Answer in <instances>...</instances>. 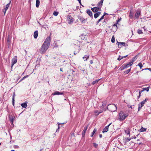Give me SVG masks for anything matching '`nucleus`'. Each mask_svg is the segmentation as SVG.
<instances>
[{
  "label": "nucleus",
  "mask_w": 151,
  "mask_h": 151,
  "mask_svg": "<svg viewBox=\"0 0 151 151\" xmlns=\"http://www.w3.org/2000/svg\"><path fill=\"white\" fill-rule=\"evenodd\" d=\"M51 38L50 36L47 37L43 44L40 50V53L43 54L45 53L46 50L48 48L50 43Z\"/></svg>",
  "instance_id": "f257e3e1"
},
{
  "label": "nucleus",
  "mask_w": 151,
  "mask_h": 151,
  "mask_svg": "<svg viewBox=\"0 0 151 151\" xmlns=\"http://www.w3.org/2000/svg\"><path fill=\"white\" fill-rule=\"evenodd\" d=\"M128 115V114H124L123 111H121L118 114V119L120 121H123Z\"/></svg>",
  "instance_id": "f03ea898"
},
{
  "label": "nucleus",
  "mask_w": 151,
  "mask_h": 151,
  "mask_svg": "<svg viewBox=\"0 0 151 151\" xmlns=\"http://www.w3.org/2000/svg\"><path fill=\"white\" fill-rule=\"evenodd\" d=\"M106 108L110 111L111 112H114L116 111L117 109L116 106L114 104H109L107 107Z\"/></svg>",
  "instance_id": "7ed1b4c3"
},
{
  "label": "nucleus",
  "mask_w": 151,
  "mask_h": 151,
  "mask_svg": "<svg viewBox=\"0 0 151 151\" xmlns=\"http://www.w3.org/2000/svg\"><path fill=\"white\" fill-rule=\"evenodd\" d=\"M78 19L80 21L81 23L83 24L86 23L87 20L86 18L85 19L81 16H79L78 17Z\"/></svg>",
  "instance_id": "20e7f679"
},
{
  "label": "nucleus",
  "mask_w": 151,
  "mask_h": 151,
  "mask_svg": "<svg viewBox=\"0 0 151 151\" xmlns=\"http://www.w3.org/2000/svg\"><path fill=\"white\" fill-rule=\"evenodd\" d=\"M68 22L69 24H72L73 21V19L70 15H68L67 17Z\"/></svg>",
  "instance_id": "39448f33"
},
{
  "label": "nucleus",
  "mask_w": 151,
  "mask_h": 151,
  "mask_svg": "<svg viewBox=\"0 0 151 151\" xmlns=\"http://www.w3.org/2000/svg\"><path fill=\"white\" fill-rule=\"evenodd\" d=\"M17 61V58L16 56L13 58L12 60V68L14 64L16 63Z\"/></svg>",
  "instance_id": "423d86ee"
},
{
  "label": "nucleus",
  "mask_w": 151,
  "mask_h": 151,
  "mask_svg": "<svg viewBox=\"0 0 151 151\" xmlns=\"http://www.w3.org/2000/svg\"><path fill=\"white\" fill-rule=\"evenodd\" d=\"M91 10L94 12H98L99 10H100L101 9V8L99 7H94L91 8Z\"/></svg>",
  "instance_id": "0eeeda50"
},
{
  "label": "nucleus",
  "mask_w": 151,
  "mask_h": 151,
  "mask_svg": "<svg viewBox=\"0 0 151 151\" xmlns=\"http://www.w3.org/2000/svg\"><path fill=\"white\" fill-rule=\"evenodd\" d=\"M116 44H118V47L121 48L122 46L125 45V43L124 42H120L117 41Z\"/></svg>",
  "instance_id": "6e6552de"
},
{
  "label": "nucleus",
  "mask_w": 151,
  "mask_h": 151,
  "mask_svg": "<svg viewBox=\"0 0 151 151\" xmlns=\"http://www.w3.org/2000/svg\"><path fill=\"white\" fill-rule=\"evenodd\" d=\"M88 126H85L84 128V129L82 132V136L84 137L85 135L86 132L88 128Z\"/></svg>",
  "instance_id": "1a4fd4ad"
},
{
  "label": "nucleus",
  "mask_w": 151,
  "mask_h": 151,
  "mask_svg": "<svg viewBox=\"0 0 151 151\" xmlns=\"http://www.w3.org/2000/svg\"><path fill=\"white\" fill-rule=\"evenodd\" d=\"M111 124V123L109 124L108 125L106 126L104 128L102 131L103 133L106 132L108 131L109 127Z\"/></svg>",
  "instance_id": "9d476101"
},
{
  "label": "nucleus",
  "mask_w": 151,
  "mask_h": 151,
  "mask_svg": "<svg viewBox=\"0 0 151 151\" xmlns=\"http://www.w3.org/2000/svg\"><path fill=\"white\" fill-rule=\"evenodd\" d=\"M87 13L92 18H93V14L92 12L90 9L86 10Z\"/></svg>",
  "instance_id": "9b49d317"
},
{
  "label": "nucleus",
  "mask_w": 151,
  "mask_h": 151,
  "mask_svg": "<svg viewBox=\"0 0 151 151\" xmlns=\"http://www.w3.org/2000/svg\"><path fill=\"white\" fill-rule=\"evenodd\" d=\"M52 94L53 95H63V92H62L56 91L54 93H52Z\"/></svg>",
  "instance_id": "f8f14e48"
},
{
  "label": "nucleus",
  "mask_w": 151,
  "mask_h": 151,
  "mask_svg": "<svg viewBox=\"0 0 151 151\" xmlns=\"http://www.w3.org/2000/svg\"><path fill=\"white\" fill-rule=\"evenodd\" d=\"M132 64L133 63L132 62H130L129 63H128L126 64H124V65L126 68L130 66H131L132 65Z\"/></svg>",
  "instance_id": "ddd939ff"
},
{
  "label": "nucleus",
  "mask_w": 151,
  "mask_h": 151,
  "mask_svg": "<svg viewBox=\"0 0 151 151\" xmlns=\"http://www.w3.org/2000/svg\"><path fill=\"white\" fill-rule=\"evenodd\" d=\"M12 36L11 35H9L8 36L7 41L8 42V44H10L11 43V40Z\"/></svg>",
  "instance_id": "4468645a"
},
{
  "label": "nucleus",
  "mask_w": 151,
  "mask_h": 151,
  "mask_svg": "<svg viewBox=\"0 0 151 151\" xmlns=\"http://www.w3.org/2000/svg\"><path fill=\"white\" fill-rule=\"evenodd\" d=\"M9 118L11 124H13L14 117L12 115H10Z\"/></svg>",
  "instance_id": "2eb2a0df"
},
{
  "label": "nucleus",
  "mask_w": 151,
  "mask_h": 151,
  "mask_svg": "<svg viewBox=\"0 0 151 151\" xmlns=\"http://www.w3.org/2000/svg\"><path fill=\"white\" fill-rule=\"evenodd\" d=\"M101 12H99L95 13L94 14V17L95 18H97L100 14Z\"/></svg>",
  "instance_id": "dca6fc26"
},
{
  "label": "nucleus",
  "mask_w": 151,
  "mask_h": 151,
  "mask_svg": "<svg viewBox=\"0 0 151 151\" xmlns=\"http://www.w3.org/2000/svg\"><path fill=\"white\" fill-rule=\"evenodd\" d=\"M103 109H102L101 111H99L98 110H95L94 111L95 114L97 116H98L99 114L101 113L103 111Z\"/></svg>",
  "instance_id": "f3484780"
},
{
  "label": "nucleus",
  "mask_w": 151,
  "mask_h": 151,
  "mask_svg": "<svg viewBox=\"0 0 151 151\" xmlns=\"http://www.w3.org/2000/svg\"><path fill=\"white\" fill-rule=\"evenodd\" d=\"M104 0H101L97 4V6L100 8H101L102 5V4Z\"/></svg>",
  "instance_id": "a211bd4d"
},
{
  "label": "nucleus",
  "mask_w": 151,
  "mask_h": 151,
  "mask_svg": "<svg viewBox=\"0 0 151 151\" xmlns=\"http://www.w3.org/2000/svg\"><path fill=\"white\" fill-rule=\"evenodd\" d=\"M38 35V31L37 30L35 31L34 33V37L36 39Z\"/></svg>",
  "instance_id": "6ab92c4d"
},
{
  "label": "nucleus",
  "mask_w": 151,
  "mask_h": 151,
  "mask_svg": "<svg viewBox=\"0 0 151 151\" xmlns=\"http://www.w3.org/2000/svg\"><path fill=\"white\" fill-rule=\"evenodd\" d=\"M140 14V13L139 12V11L137 12L135 14V17L136 18L138 19L139 17Z\"/></svg>",
  "instance_id": "aec40b11"
},
{
  "label": "nucleus",
  "mask_w": 151,
  "mask_h": 151,
  "mask_svg": "<svg viewBox=\"0 0 151 151\" xmlns=\"http://www.w3.org/2000/svg\"><path fill=\"white\" fill-rule=\"evenodd\" d=\"M11 1V0H10L9 3H8V4H6V7L4 8V9H5V10H7L8 9V8L9 7L10 5Z\"/></svg>",
  "instance_id": "412c9836"
},
{
  "label": "nucleus",
  "mask_w": 151,
  "mask_h": 151,
  "mask_svg": "<svg viewBox=\"0 0 151 151\" xmlns=\"http://www.w3.org/2000/svg\"><path fill=\"white\" fill-rule=\"evenodd\" d=\"M40 1L39 0H36V6L38 8L40 5Z\"/></svg>",
  "instance_id": "4be33fe9"
},
{
  "label": "nucleus",
  "mask_w": 151,
  "mask_h": 151,
  "mask_svg": "<svg viewBox=\"0 0 151 151\" xmlns=\"http://www.w3.org/2000/svg\"><path fill=\"white\" fill-rule=\"evenodd\" d=\"M14 96L15 93L14 92L13 94V96H12V104L13 106H14Z\"/></svg>",
  "instance_id": "5701e85b"
},
{
  "label": "nucleus",
  "mask_w": 151,
  "mask_h": 151,
  "mask_svg": "<svg viewBox=\"0 0 151 151\" xmlns=\"http://www.w3.org/2000/svg\"><path fill=\"white\" fill-rule=\"evenodd\" d=\"M21 106L23 108H26L27 106V103H23L21 104Z\"/></svg>",
  "instance_id": "b1692460"
},
{
  "label": "nucleus",
  "mask_w": 151,
  "mask_h": 151,
  "mask_svg": "<svg viewBox=\"0 0 151 151\" xmlns=\"http://www.w3.org/2000/svg\"><path fill=\"white\" fill-rule=\"evenodd\" d=\"M144 105L142 104L141 103H139L138 104V111H139L141 108Z\"/></svg>",
  "instance_id": "393cba45"
},
{
  "label": "nucleus",
  "mask_w": 151,
  "mask_h": 151,
  "mask_svg": "<svg viewBox=\"0 0 151 151\" xmlns=\"http://www.w3.org/2000/svg\"><path fill=\"white\" fill-rule=\"evenodd\" d=\"M131 68H130L129 69H128L127 70H126L124 72V73H125V74H128L131 71Z\"/></svg>",
  "instance_id": "a878e982"
},
{
  "label": "nucleus",
  "mask_w": 151,
  "mask_h": 151,
  "mask_svg": "<svg viewBox=\"0 0 151 151\" xmlns=\"http://www.w3.org/2000/svg\"><path fill=\"white\" fill-rule=\"evenodd\" d=\"M125 68H126L124 66V64H123L120 67L119 69V70H122Z\"/></svg>",
  "instance_id": "bb28decb"
},
{
  "label": "nucleus",
  "mask_w": 151,
  "mask_h": 151,
  "mask_svg": "<svg viewBox=\"0 0 151 151\" xmlns=\"http://www.w3.org/2000/svg\"><path fill=\"white\" fill-rule=\"evenodd\" d=\"M146 130V129H145L143 128L142 127L141 129H140L139 131L140 132H143L145 131Z\"/></svg>",
  "instance_id": "cd10ccee"
},
{
  "label": "nucleus",
  "mask_w": 151,
  "mask_h": 151,
  "mask_svg": "<svg viewBox=\"0 0 151 151\" xmlns=\"http://www.w3.org/2000/svg\"><path fill=\"white\" fill-rule=\"evenodd\" d=\"M96 129H94L93 131L91 136L92 137L93 136L94 134L96 132Z\"/></svg>",
  "instance_id": "c85d7f7f"
},
{
  "label": "nucleus",
  "mask_w": 151,
  "mask_h": 151,
  "mask_svg": "<svg viewBox=\"0 0 151 151\" xmlns=\"http://www.w3.org/2000/svg\"><path fill=\"white\" fill-rule=\"evenodd\" d=\"M147 100V99H146L145 100L143 101H142L140 103L142 104L143 105H144V104H145V103L146 102Z\"/></svg>",
  "instance_id": "c756f323"
},
{
  "label": "nucleus",
  "mask_w": 151,
  "mask_h": 151,
  "mask_svg": "<svg viewBox=\"0 0 151 151\" xmlns=\"http://www.w3.org/2000/svg\"><path fill=\"white\" fill-rule=\"evenodd\" d=\"M100 79H98L96 80L95 81H93L92 83V84L93 85L95 83H97L98 82V81H99V80H100Z\"/></svg>",
  "instance_id": "7c9ffc66"
},
{
  "label": "nucleus",
  "mask_w": 151,
  "mask_h": 151,
  "mask_svg": "<svg viewBox=\"0 0 151 151\" xmlns=\"http://www.w3.org/2000/svg\"><path fill=\"white\" fill-rule=\"evenodd\" d=\"M149 90V88H143V90H142V92L144 91H148Z\"/></svg>",
  "instance_id": "2f4dec72"
},
{
  "label": "nucleus",
  "mask_w": 151,
  "mask_h": 151,
  "mask_svg": "<svg viewBox=\"0 0 151 151\" xmlns=\"http://www.w3.org/2000/svg\"><path fill=\"white\" fill-rule=\"evenodd\" d=\"M133 13L130 11L129 15V17L130 18L132 19L133 17Z\"/></svg>",
  "instance_id": "473e14b6"
},
{
  "label": "nucleus",
  "mask_w": 151,
  "mask_h": 151,
  "mask_svg": "<svg viewBox=\"0 0 151 151\" xmlns=\"http://www.w3.org/2000/svg\"><path fill=\"white\" fill-rule=\"evenodd\" d=\"M111 42L112 43H114L115 42V37L114 36H113L111 38Z\"/></svg>",
  "instance_id": "72a5a7b5"
},
{
  "label": "nucleus",
  "mask_w": 151,
  "mask_h": 151,
  "mask_svg": "<svg viewBox=\"0 0 151 151\" xmlns=\"http://www.w3.org/2000/svg\"><path fill=\"white\" fill-rule=\"evenodd\" d=\"M125 132L126 134H129V136H130L129 133L130 132L129 131V130L127 129V130H125Z\"/></svg>",
  "instance_id": "f704fd0d"
},
{
  "label": "nucleus",
  "mask_w": 151,
  "mask_h": 151,
  "mask_svg": "<svg viewBox=\"0 0 151 151\" xmlns=\"http://www.w3.org/2000/svg\"><path fill=\"white\" fill-rule=\"evenodd\" d=\"M137 32L139 34H142L143 33L142 30L140 29L138 30Z\"/></svg>",
  "instance_id": "c9c22d12"
},
{
  "label": "nucleus",
  "mask_w": 151,
  "mask_h": 151,
  "mask_svg": "<svg viewBox=\"0 0 151 151\" xmlns=\"http://www.w3.org/2000/svg\"><path fill=\"white\" fill-rule=\"evenodd\" d=\"M138 65L139 67L140 68V69H141L142 67H143L142 65V63H139Z\"/></svg>",
  "instance_id": "e433bc0d"
},
{
  "label": "nucleus",
  "mask_w": 151,
  "mask_h": 151,
  "mask_svg": "<svg viewBox=\"0 0 151 151\" xmlns=\"http://www.w3.org/2000/svg\"><path fill=\"white\" fill-rule=\"evenodd\" d=\"M93 145L94 147L95 148H97L98 146V145L95 143H93Z\"/></svg>",
  "instance_id": "4c0bfd02"
},
{
  "label": "nucleus",
  "mask_w": 151,
  "mask_h": 151,
  "mask_svg": "<svg viewBox=\"0 0 151 151\" xmlns=\"http://www.w3.org/2000/svg\"><path fill=\"white\" fill-rule=\"evenodd\" d=\"M131 138H129V137H127V138H126V142H128L129 141H130L131 139Z\"/></svg>",
  "instance_id": "58836bf2"
},
{
  "label": "nucleus",
  "mask_w": 151,
  "mask_h": 151,
  "mask_svg": "<svg viewBox=\"0 0 151 151\" xmlns=\"http://www.w3.org/2000/svg\"><path fill=\"white\" fill-rule=\"evenodd\" d=\"M58 14V12H55L53 13V14L55 16H57Z\"/></svg>",
  "instance_id": "ea45409f"
},
{
  "label": "nucleus",
  "mask_w": 151,
  "mask_h": 151,
  "mask_svg": "<svg viewBox=\"0 0 151 151\" xmlns=\"http://www.w3.org/2000/svg\"><path fill=\"white\" fill-rule=\"evenodd\" d=\"M103 104H102V106L103 107V108L106 106V104L105 102H102Z\"/></svg>",
  "instance_id": "a19ab883"
},
{
  "label": "nucleus",
  "mask_w": 151,
  "mask_h": 151,
  "mask_svg": "<svg viewBox=\"0 0 151 151\" xmlns=\"http://www.w3.org/2000/svg\"><path fill=\"white\" fill-rule=\"evenodd\" d=\"M122 59H123V58H122V57L121 56H119V57L117 58V59L119 61H120Z\"/></svg>",
  "instance_id": "79ce46f5"
},
{
  "label": "nucleus",
  "mask_w": 151,
  "mask_h": 151,
  "mask_svg": "<svg viewBox=\"0 0 151 151\" xmlns=\"http://www.w3.org/2000/svg\"><path fill=\"white\" fill-rule=\"evenodd\" d=\"M142 92V91H140L139 92V95L138 96V98H139L141 96V94Z\"/></svg>",
  "instance_id": "37998d69"
},
{
  "label": "nucleus",
  "mask_w": 151,
  "mask_h": 151,
  "mask_svg": "<svg viewBox=\"0 0 151 151\" xmlns=\"http://www.w3.org/2000/svg\"><path fill=\"white\" fill-rule=\"evenodd\" d=\"M121 18H118V19L116 21L117 23H118L121 20Z\"/></svg>",
  "instance_id": "c03bdc74"
},
{
  "label": "nucleus",
  "mask_w": 151,
  "mask_h": 151,
  "mask_svg": "<svg viewBox=\"0 0 151 151\" xmlns=\"http://www.w3.org/2000/svg\"><path fill=\"white\" fill-rule=\"evenodd\" d=\"M135 57L133 58L132 59V60L130 61V62H132L133 63V62L135 60Z\"/></svg>",
  "instance_id": "a18cd8bd"
},
{
  "label": "nucleus",
  "mask_w": 151,
  "mask_h": 151,
  "mask_svg": "<svg viewBox=\"0 0 151 151\" xmlns=\"http://www.w3.org/2000/svg\"><path fill=\"white\" fill-rule=\"evenodd\" d=\"M138 135L139 134L137 135L136 136H134L132 137L131 138V139H133V138L136 139V138L138 136Z\"/></svg>",
  "instance_id": "49530a36"
},
{
  "label": "nucleus",
  "mask_w": 151,
  "mask_h": 151,
  "mask_svg": "<svg viewBox=\"0 0 151 151\" xmlns=\"http://www.w3.org/2000/svg\"><path fill=\"white\" fill-rule=\"evenodd\" d=\"M83 58L84 60H85V61H86L87 60V58L86 56L83 57Z\"/></svg>",
  "instance_id": "de8ad7c7"
},
{
  "label": "nucleus",
  "mask_w": 151,
  "mask_h": 151,
  "mask_svg": "<svg viewBox=\"0 0 151 151\" xmlns=\"http://www.w3.org/2000/svg\"><path fill=\"white\" fill-rule=\"evenodd\" d=\"M101 20L100 19L98 20V21H97L96 22V24H98V23L101 21Z\"/></svg>",
  "instance_id": "09e8293b"
},
{
  "label": "nucleus",
  "mask_w": 151,
  "mask_h": 151,
  "mask_svg": "<svg viewBox=\"0 0 151 151\" xmlns=\"http://www.w3.org/2000/svg\"><path fill=\"white\" fill-rule=\"evenodd\" d=\"M6 10H5V9H4L3 10V12L4 13V14H5L6 12Z\"/></svg>",
  "instance_id": "8fccbe9b"
},
{
  "label": "nucleus",
  "mask_w": 151,
  "mask_h": 151,
  "mask_svg": "<svg viewBox=\"0 0 151 151\" xmlns=\"http://www.w3.org/2000/svg\"><path fill=\"white\" fill-rule=\"evenodd\" d=\"M104 16L103 15L102 16H101V17L100 19H101V20L103 19L104 18Z\"/></svg>",
  "instance_id": "3c124183"
},
{
  "label": "nucleus",
  "mask_w": 151,
  "mask_h": 151,
  "mask_svg": "<svg viewBox=\"0 0 151 151\" xmlns=\"http://www.w3.org/2000/svg\"><path fill=\"white\" fill-rule=\"evenodd\" d=\"M28 75L26 76H24V77H23V78L24 79L25 78L28 77Z\"/></svg>",
  "instance_id": "603ef678"
},
{
  "label": "nucleus",
  "mask_w": 151,
  "mask_h": 151,
  "mask_svg": "<svg viewBox=\"0 0 151 151\" xmlns=\"http://www.w3.org/2000/svg\"><path fill=\"white\" fill-rule=\"evenodd\" d=\"M83 36H84V35H81L82 37H81V39L83 40L84 39V38H83Z\"/></svg>",
  "instance_id": "864d4df0"
},
{
  "label": "nucleus",
  "mask_w": 151,
  "mask_h": 151,
  "mask_svg": "<svg viewBox=\"0 0 151 151\" xmlns=\"http://www.w3.org/2000/svg\"><path fill=\"white\" fill-rule=\"evenodd\" d=\"M90 64H92L93 63V61L92 60H91L90 61Z\"/></svg>",
  "instance_id": "5fc2aeb1"
},
{
  "label": "nucleus",
  "mask_w": 151,
  "mask_h": 151,
  "mask_svg": "<svg viewBox=\"0 0 151 151\" xmlns=\"http://www.w3.org/2000/svg\"><path fill=\"white\" fill-rule=\"evenodd\" d=\"M14 147L15 148H19V147L17 145H16Z\"/></svg>",
  "instance_id": "6e6d98bb"
},
{
  "label": "nucleus",
  "mask_w": 151,
  "mask_h": 151,
  "mask_svg": "<svg viewBox=\"0 0 151 151\" xmlns=\"http://www.w3.org/2000/svg\"><path fill=\"white\" fill-rule=\"evenodd\" d=\"M89 55H86V57L87 58V59L89 58Z\"/></svg>",
  "instance_id": "4d7b16f0"
},
{
  "label": "nucleus",
  "mask_w": 151,
  "mask_h": 151,
  "mask_svg": "<svg viewBox=\"0 0 151 151\" xmlns=\"http://www.w3.org/2000/svg\"><path fill=\"white\" fill-rule=\"evenodd\" d=\"M55 44V47H57V45H56V43H55H55L53 44Z\"/></svg>",
  "instance_id": "13d9d810"
},
{
  "label": "nucleus",
  "mask_w": 151,
  "mask_h": 151,
  "mask_svg": "<svg viewBox=\"0 0 151 151\" xmlns=\"http://www.w3.org/2000/svg\"><path fill=\"white\" fill-rule=\"evenodd\" d=\"M99 136L100 138H101L102 137V135L101 134H100L99 135Z\"/></svg>",
  "instance_id": "bf43d9fd"
},
{
  "label": "nucleus",
  "mask_w": 151,
  "mask_h": 151,
  "mask_svg": "<svg viewBox=\"0 0 151 151\" xmlns=\"http://www.w3.org/2000/svg\"><path fill=\"white\" fill-rule=\"evenodd\" d=\"M117 23H116V24H114V25H113V26H116V27H117Z\"/></svg>",
  "instance_id": "052dcab7"
},
{
  "label": "nucleus",
  "mask_w": 151,
  "mask_h": 151,
  "mask_svg": "<svg viewBox=\"0 0 151 151\" xmlns=\"http://www.w3.org/2000/svg\"><path fill=\"white\" fill-rule=\"evenodd\" d=\"M24 79V78H23L22 79L19 81V82H20L21 81H22V80H23Z\"/></svg>",
  "instance_id": "680f3d73"
},
{
  "label": "nucleus",
  "mask_w": 151,
  "mask_h": 151,
  "mask_svg": "<svg viewBox=\"0 0 151 151\" xmlns=\"http://www.w3.org/2000/svg\"><path fill=\"white\" fill-rule=\"evenodd\" d=\"M106 14H107L105 12H104V14L103 15L104 16Z\"/></svg>",
  "instance_id": "e2e57ef3"
},
{
  "label": "nucleus",
  "mask_w": 151,
  "mask_h": 151,
  "mask_svg": "<svg viewBox=\"0 0 151 151\" xmlns=\"http://www.w3.org/2000/svg\"><path fill=\"white\" fill-rule=\"evenodd\" d=\"M60 71H62V72L63 71V68H60Z\"/></svg>",
  "instance_id": "0e129e2a"
},
{
  "label": "nucleus",
  "mask_w": 151,
  "mask_h": 151,
  "mask_svg": "<svg viewBox=\"0 0 151 151\" xmlns=\"http://www.w3.org/2000/svg\"><path fill=\"white\" fill-rule=\"evenodd\" d=\"M78 1L80 4L81 5V0H80V1Z\"/></svg>",
  "instance_id": "69168bd1"
},
{
  "label": "nucleus",
  "mask_w": 151,
  "mask_h": 151,
  "mask_svg": "<svg viewBox=\"0 0 151 151\" xmlns=\"http://www.w3.org/2000/svg\"><path fill=\"white\" fill-rule=\"evenodd\" d=\"M78 1L80 4L81 5V0H80V1Z\"/></svg>",
  "instance_id": "338daca9"
},
{
  "label": "nucleus",
  "mask_w": 151,
  "mask_h": 151,
  "mask_svg": "<svg viewBox=\"0 0 151 151\" xmlns=\"http://www.w3.org/2000/svg\"><path fill=\"white\" fill-rule=\"evenodd\" d=\"M148 70L150 71H151V69L150 68H148Z\"/></svg>",
  "instance_id": "774afa93"
}]
</instances>
